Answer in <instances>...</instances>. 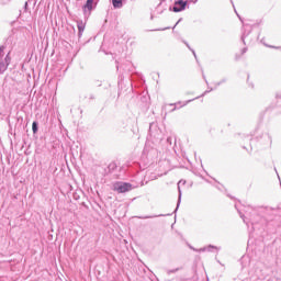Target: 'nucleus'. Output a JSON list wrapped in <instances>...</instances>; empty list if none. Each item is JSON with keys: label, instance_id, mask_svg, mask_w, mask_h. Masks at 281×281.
<instances>
[{"label": "nucleus", "instance_id": "obj_10", "mask_svg": "<svg viewBox=\"0 0 281 281\" xmlns=\"http://www.w3.org/2000/svg\"><path fill=\"white\" fill-rule=\"evenodd\" d=\"M112 5L115 10L122 8L123 5L122 0H112Z\"/></svg>", "mask_w": 281, "mask_h": 281}, {"label": "nucleus", "instance_id": "obj_6", "mask_svg": "<svg viewBox=\"0 0 281 281\" xmlns=\"http://www.w3.org/2000/svg\"><path fill=\"white\" fill-rule=\"evenodd\" d=\"M77 27H78V37L82 38V34L85 32V22L78 21L77 22Z\"/></svg>", "mask_w": 281, "mask_h": 281}, {"label": "nucleus", "instance_id": "obj_36", "mask_svg": "<svg viewBox=\"0 0 281 281\" xmlns=\"http://www.w3.org/2000/svg\"><path fill=\"white\" fill-rule=\"evenodd\" d=\"M150 19L153 20V15L150 16Z\"/></svg>", "mask_w": 281, "mask_h": 281}, {"label": "nucleus", "instance_id": "obj_22", "mask_svg": "<svg viewBox=\"0 0 281 281\" xmlns=\"http://www.w3.org/2000/svg\"><path fill=\"white\" fill-rule=\"evenodd\" d=\"M190 52H192V54H193V56H194V58H195V60H196V52H194V49H190Z\"/></svg>", "mask_w": 281, "mask_h": 281}, {"label": "nucleus", "instance_id": "obj_19", "mask_svg": "<svg viewBox=\"0 0 281 281\" xmlns=\"http://www.w3.org/2000/svg\"><path fill=\"white\" fill-rule=\"evenodd\" d=\"M10 1H12V0H2V1H1V4H2V5H8V3H10Z\"/></svg>", "mask_w": 281, "mask_h": 281}, {"label": "nucleus", "instance_id": "obj_33", "mask_svg": "<svg viewBox=\"0 0 281 281\" xmlns=\"http://www.w3.org/2000/svg\"><path fill=\"white\" fill-rule=\"evenodd\" d=\"M183 281H192V279H184Z\"/></svg>", "mask_w": 281, "mask_h": 281}, {"label": "nucleus", "instance_id": "obj_26", "mask_svg": "<svg viewBox=\"0 0 281 281\" xmlns=\"http://www.w3.org/2000/svg\"><path fill=\"white\" fill-rule=\"evenodd\" d=\"M153 133V124L149 125V134Z\"/></svg>", "mask_w": 281, "mask_h": 281}, {"label": "nucleus", "instance_id": "obj_25", "mask_svg": "<svg viewBox=\"0 0 281 281\" xmlns=\"http://www.w3.org/2000/svg\"><path fill=\"white\" fill-rule=\"evenodd\" d=\"M276 98H277L278 100H281V94H280V93H277V94H276Z\"/></svg>", "mask_w": 281, "mask_h": 281}, {"label": "nucleus", "instance_id": "obj_30", "mask_svg": "<svg viewBox=\"0 0 281 281\" xmlns=\"http://www.w3.org/2000/svg\"><path fill=\"white\" fill-rule=\"evenodd\" d=\"M24 10H27V2L24 3Z\"/></svg>", "mask_w": 281, "mask_h": 281}, {"label": "nucleus", "instance_id": "obj_35", "mask_svg": "<svg viewBox=\"0 0 281 281\" xmlns=\"http://www.w3.org/2000/svg\"><path fill=\"white\" fill-rule=\"evenodd\" d=\"M237 18H239V19H240V15H239V14H237Z\"/></svg>", "mask_w": 281, "mask_h": 281}, {"label": "nucleus", "instance_id": "obj_21", "mask_svg": "<svg viewBox=\"0 0 281 281\" xmlns=\"http://www.w3.org/2000/svg\"><path fill=\"white\" fill-rule=\"evenodd\" d=\"M190 52H192V54H193V56H194V58H195V60H196V52H194V49H190Z\"/></svg>", "mask_w": 281, "mask_h": 281}, {"label": "nucleus", "instance_id": "obj_3", "mask_svg": "<svg viewBox=\"0 0 281 281\" xmlns=\"http://www.w3.org/2000/svg\"><path fill=\"white\" fill-rule=\"evenodd\" d=\"M188 7V1L183 0H176L175 5L172 7V12H183L186 8Z\"/></svg>", "mask_w": 281, "mask_h": 281}, {"label": "nucleus", "instance_id": "obj_9", "mask_svg": "<svg viewBox=\"0 0 281 281\" xmlns=\"http://www.w3.org/2000/svg\"><path fill=\"white\" fill-rule=\"evenodd\" d=\"M178 192H179L178 202H177V206L173 211V214H177V211L179 210V206L181 205V187H179V184H178Z\"/></svg>", "mask_w": 281, "mask_h": 281}, {"label": "nucleus", "instance_id": "obj_7", "mask_svg": "<svg viewBox=\"0 0 281 281\" xmlns=\"http://www.w3.org/2000/svg\"><path fill=\"white\" fill-rule=\"evenodd\" d=\"M158 216H172V214L144 215V216H137V218L142 221H146L148 218H158Z\"/></svg>", "mask_w": 281, "mask_h": 281}, {"label": "nucleus", "instance_id": "obj_28", "mask_svg": "<svg viewBox=\"0 0 281 281\" xmlns=\"http://www.w3.org/2000/svg\"><path fill=\"white\" fill-rule=\"evenodd\" d=\"M90 100H95V97L93 94H90Z\"/></svg>", "mask_w": 281, "mask_h": 281}, {"label": "nucleus", "instance_id": "obj_1", "mask_svg": "<svg viewBox=\"0 0 281 281\" xmlns=\"http://www.w3.org/2000/svg\"><path fill=\"white\" fill-rule=\"evenodd\" d=\"M5 50V46H0V74H4L10 67V63H12V57H10V52L5 55L3 59V52Z\"/></svg>", "mask_w": 281, "mask_h": 281}, {"label": "nucleus", "instance_id": "obj_24", "mask_svg": "<svg viewBox=\"0 0 281 281\" xmlns=\"http://www.w3.org/2000/svg\"><path fill=\"white\" fill-rule=\"evenodd\" d=\"M97 87H102V81H97Z\"/></svg>", "mask_w": 281, "mask_h": 281}, {"label": "nucleus", "instance_id": "obj_16", "mask_svg": "<svg viewBox=\"0 0 281 281\" xmlns=\"http://www.w3.org/2000/svg\"><path fill=\"white\" fill-rule=\"evenodd\" d=\"M179 271V268L167 270V274L170 276L171 273H177Z\"/></svg>", "mask_w": 281, "mask_h": 281}, {"label": "nucleus", "instance_id": "obj_8", "mask_svg": "<svg viewBox=\"0 0 281 281\" xmlns=\"http://www.w3.org/2000/svg\"><path fill=\"white\" fill-rule=\"evenodd\" d=\"M249 34H251V26L246 25V29H244V32L241 35V41H243L244 45H246L245 38H247V36H249Z\"/></svg>", "mask_w": 281, "mask_h": 281}, {"label": "nucleus", "instance_id": "obj_12", "mask_svg": "<svg viewBox=\"0 0 281 281\" xmlns=\"http://www.w3.org/2000/svg\"><path fill=\"white\" fill-rule=\"evenodd\" d=\"M225 82H227V78H223L222 80H220L218 82H215V88L214 89H218V87H221V85H225Z\"/></svg>", "mask_w": 281, "mask_h": 281}, {"label": "nucleus", "instance_id": "obj_5", "mask_svg": "<svg viewBox=\"0 0 281 281\" xmlns=\"http://www.w3.org/2000/svg\"><path fill=\"white\" fill-rule=\"evenodd\" d=\"M190 102H194V99L188 100L183 104H181V101H179L177 103H170L169 106H173V109L170 111V113H175V111H177V109H183V106H187L188 104H190Z\"/></svg>", "mask_w": 281, "mask_h": 281}, {"label": "nucleus", "instance_id": "obj_23", "mask_svg": "<svg viewBox=\"0 0 281 281\" xmlns=\"http://www.w3.org/2000/svg\"><path fill=\"white\" fill-rule=\"evenodd\" d=\"M241 54H247V47H244V48L241 49Z\"/></svg>", "mask_w": 281, "mask_h": 281}, {"label": "nucleus", "instance_id": "obj_2", "mask_svg": "<svg viewBox=\"0 0 281 281\" xmlns=\"http://www.w3.org/2000/svg\"><path fill=\"white\" fill-rule=\"evenodd\" d=\"M112 190L119 194H125V192H131V190H133V184L119 181L113 184Z\"/></svg>", "mask_w": 281, "mask_h": 281}, {"label": "nucleus", "instance_id": "obj_29", "mask_svg": "<svg viewBox=\"0 0 281 281\" xmlns=\"http://www.w3.org/2000/svg\"><path fill=\"white\" fill-rule=\"evenodd\" d=\"M266 137L271 142V136H269V134H266Z\"/></svg>", "mask_w": 281, "mask_h": 281}, {"label": "nucleus", "instance_id": "obj_34", "mask_svg": "<svg viewBox=\"0 0 281 281\" xmlns=\"http://www.w3.org/2000/svg\"><path fill=\"white\" fill-rule=\"evenodd\" d=\"M237 18H239V19H240V15H239V14H237Z\"/></svg>", "mask_w": 281, "mask_h": 281}, {"label": "nucleus", "instance_id": "obj_27", "mask_svg": "<svg viewBox=\"0 0 281 281\" xmlns=\"http://www.w3.org/2000/svg\"><path fill=\"white\" fill-rule=\"evenodd\" d=\"M203 79L205 80V83H206V85H210V83L207 82V79L205 78V75H203Z\"/></svg>", "mask_w": 281, "mask_h": 281}, {"label": "nucleus", "instance_id": "obj_15", "mask_svg": "<svg viewBox=\"0 0 281 281\" xmlns=\"http://www.w3.org/2000/svg\"><path fill=\"white\" fill-rule=\"evenodd\" d=\"M238 213H239L240 218H243L244 223H246V225H249V223L245 218V214H243L240 211H238Z\"/></svg>", "mask_w": 281, "mask_h": 281}, {"label": "nucleus", "instance_id": "obj_4", "mask_svg": "<svg viewBox=\"0 0 281 281\" xmlns=\"http://www.w3.org/2000/svg\"><path fill=\"white\" fill-rule=\"evenodd\" d=\"M100 2V0H87L85 5L82 7L83 12H91V10H95V7L98 5V3Z\"/></svg>", "mask_w": 281, "mask_h": 281}, {"label": "nucleus", "instance_id": "obj_20", "mask_svg": "<svg viewBox=\"0 0 281 281\" xmlns=\"http://www.w3.org/2000/svg\"><path fill=\"white\" fill-rule=\"evenodd\" d=\"M183 43L188 47V49H190V50L192 49V47H190V44L188 42L183 41Z\"/></svg>", "mask_w": 281, "mask_h": 281}, {"label": "nucleus", "instance_id": "obj_14", "mask_svg": "<svg viewBox=\"0 0 281 281\" xmlns=\"http://www.w3.org/2000/svg\"><path fill=\"white\" fill-rule=\"evenodd\" d=\"M192 249H193V251H196L198 254H203L206 251L205 247H202L200 249H196V248H192Z\"/></svg>", "mask_w": 281, "mask_h": 281}, {"label": "nucleus", "instance_id": "obj_13", "mask_svg": "<svg viewBox=\"0 0 281 281\" xmlns=\"http://www.w3.org/2000/svg\"><path fill=\"white\" fill-rule=\"evenodd\" d=\"M205 249H206V251L212 252L213 249H218V247H216L214 245H209V246H205Z\"/></svg>", "mask_w": 281, "mask_h": 281}, {"label": "nucleus", "instance_id": "obj_11", "mask_svg": "<svg viewBox=\"0 0 281 281\" xmlns=\"http://www.w3.org/2000/svg\"><path fill=\"white\" fill-rule=\"evenodd\" d=\"M32 131H33L34 135H36V133H38V122L37 121H34L32 123Z\"/></svg>", "mask_w": 281, "mask_h": 281}, {"label": "nucleus", "instance_id": "obj_32", "mask_svg": "<svg viewBox=\"0 0 281 281\" xmlns=\"http://www.w3.org/2000/svg\"><path fill=\"white\" fill-rule=\"evenodd\" d=\"M182 19L178 20V22L176 23V25H179V23H181Z\"/></svg>", "mask_w": 281, "mask_h": 281}, {"label": "nucleus", "instance_id": "obj_31", "mask_svg": "<svg viewBox=\"0 0 281 281\" xmlns=\"http://www.w3.org/2000/svg\"><path fill=\"white\" fill-rule=\"evenodd\" d=\"M241 281H251L249 278H245Z\"/></svg>", "mask_w": 281, "mask_h": 281}, {"label": "nucleus", "instance_id": "obj_17", "mask_svg": "<svg viewBox=\"0 0 281 281\" xmlns=\"http://www.w3.org/2000/svg\"><path fill=\"white\" fill-rule=\"evenodd\" d=\"M166 30H170V26L165 27V29H157V30H153V32H164Z\"/></svg>", "mask_w": 281, "mask_h": 281}, {"label": "nucleus", "instance_id": "obj_18", "mask_svg": "<svg viewBox=\"0 0 281 281\" xmlns=\"http://www.w3.org/2000/svg\"><path fill=\"white\" fill-rule=\"evenodd\" d=\"M211 91H214V88H210V90H205L204 93L201 95V98H203V95H207V93H211Z\"/></svg>", "mask_w": 281, "mask_h": 281}]
</instances>
